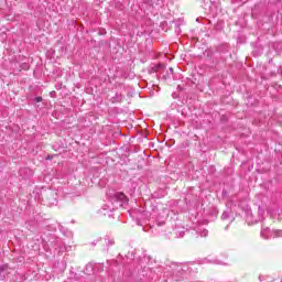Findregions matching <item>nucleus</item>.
<instances>
[{
    "label": "nucleus",
    "instance_id": "obj_4",
    "mask_svg": "<svg viewBox=\"0 0 282 282\" xmlns=\"http://www.w3.org/2000/svg\"><path fill=\"white\" fill-rule=\"evenodd\" d=\"M36 102H43V97H35L34 99Z\"/></svg>",
    "mask_w": 282,
    "mask_h": 282
},
{
    "label": "nucleus",
    "instance_id": "obj_1",
    "mask_svg": "<svg viewBox=\"0 0 282 282\" xmlns=\"http://www.w3.org/2000/svg\"><path fill=\"white\" fill-rule=\"evenodd\" d=\"M260 235L263 239H270V228H262Z\"/></svg>",
    "mask_w": 282,
    "mask_h": 282
},
{
    "label": "nucleus",
    "instance_id": "obj_2",
    "mask_svg": "<svg viewBox=\"0 0 282 282\" xmlns=\"http://www.w3.org/2000/svg\"><path fill=\"white\" fill-rule=\"evenodd\" d=\"M115 197H116V199H118L119 202H127V196L124 195V194H122V193H117L116 195H115Z\"/></svg>",
    "mask_w": 282,
    "mask_h": 282
},
{
    "label": "nucleus",
    "instance_id": "obj_3",
    "mask_svg": "<svg viewBox=\"0 0 282 282\" xmlns=\"http://www.w3.org/2000/svg\"><path fill=\"white\" fill-rule=\"evenodd\" d=\"M200 235H202V237H207L208 236V230L204 229Z\"/></svg>",
    "mask_w": 282,
    "mask_h": 282
},
{
    "label": "nucleus",
    "instance_id": "obj_5",
    "mask_svg": "<svg viewBox=\"0 0 282 282\" xmlns=\"http://www.w3.org/2000/svg\"><path fill=\"white\" fill-rule=\"evenodd\" d=\"M227 217H228V214H226V213H224L221 216L223 219H226Z\"/></svg>",
    "mask_w": 282,
    "mask_h": 282
},
{
    "label": "nucleus",
    "instance_id": "obj_8",
    "mask_svg": "<svg viewBox=\"0 0 282 282\" xmlns=\"http://www.w3.org/2000/svg\"><path fill=\"white\" fill-rule=\"evenodd\" d=\"M170 72H171V74H173V67H170Z\"/></svg>",
    "mask_w": 282,
    "mask_h": 282
},
{
    "label": "nucleus",
    "instance_id": "obj_6",
    "mask_svg": "<svg viewBox=\"0 0 282 282\" xmlns=\"http://www.w3.org/2000/svg\"><path fill=\"white\" fill-rule=\"evenodd\" d=\"M118 100H122V95L117 96Z\"/></svg>",
    "mask_w": 282,
    "mask_h": 282
},
{
    "label": "nucleus",
    "instance_id": "obj_7",
    "mask_svg": "<svg viewBox=\"0 0 282 282\" xmlns=\"http://www.w3.org/2000/svg\"><path fill=\"white\" fill-rule=\"evenodd\" d=\"M109 243H110V246H113V240H110Z\"/></svg>",
    "mask_w": 282,
    "mask_h": 282
}]
</instances>
